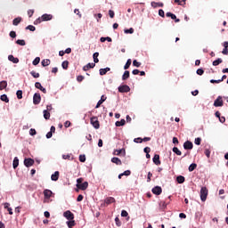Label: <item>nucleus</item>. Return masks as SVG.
<instances>
[{"label": "nucleus", "instance_id": "nucleus-1", "mask_svg": "<svg viewBox=\"0 0 228 228\" xmlns=\"http://www.w3.org/2000/svg\"><path fill=\"white\" fill-rule=\"evenodd\" d=\"M83 178H78L77 179V188H78V190H82L83 191H85V190H86V188H88V182H84Z\"/></svg>", "mask_w": 228, "mask_h": 228}, {"label": "nucleus", "instance_id": "nucleus-2", "mask_svg": "<svg viewBox=\"0 0 228 228\" xmlns=\"http://www.w3.org/2000/svg\"><path fill=\"white\" fill-rule=\"evenodd\" d=\"M208 188L207 187H202L200 190V199L202 200V202H206L207 199H208Z\"/></svg>", "mask_w": 228, "mask_h": 228}, {"label": "nucleus", "instance_id": "nucleus-3", "mask_svg": "<svg viewBox=\"0 0 228 228\" xmlns=\"http://www.w3.org/2000/svg\"><path fill=\"white\" fill-rule=\"evenodd\" d=\"M118 90L120 94H127L128 92H131V87H129V86L127 85H123V86H120L118 88Z\"/></svg>", "mask_w": 228, "mask_h": 228}, {"label": "nucleus", "instance_id": "nucleus-4", "mask_svg": "<svg viewBox=\"0 0 228 228\" xmlns=\"http://www.w3.org/2000/svg\"><path fill=\"white\" fill-rule=\"evenodd\" d=\"M91 124L93 127H94V129H99V127H101V125L99 124V119L97 118V117L91 118Z\"/></svg>", "mask_w": 228, "mask_h": 228}, {"label": "nucleus", "instance_id": "nucleus-5", "mask_svg": "<svg viewBox=\"0 0 228 228\" xmlns=\"http://www.w3.org/2000/svg\"><path fill=\"white\" fill-rule=\"evenodd\" d=\"M214 106L216 108H220L222 106H224V100H222V96H218L215 102H214Z\"/></svg>", "mask_w": 228, "mask_h": 228}, {"label": "nucleus", "instance_id": "nucleus-6", "mask_svg": "<svg viewBox=\"0 0 228 228\" xmlns=\"http://www.w3.org/2000/svg\"><path fill=\"white\" fill-rule=\"evenodd\" d=\"M40 101H42V96H40V93H36L33 96V103L35 105L40 104Z\"/></svg>", "mask_w": 228, "mask_h": 228}, {"label": "nucleus", "instance_id": "nucleus-7", "mask_svg": "<svg viewBox=\"0 0 228 228\" xmlns=\"http://www.w3.org/2000/svg\"><path fill=\"white\" fill-rule=\"evenodd\" d=\"M63 217L67 218V220H74V214L70 210H67L63 213Z\"/></svg>", "mask_w": 228, "mask_h": 228}, {"label": "nucleus", "instance_id": "nucleus-8", "mask_svg": "<svg viewBox=\"0 0 228 228\" xmlns=\"http://www.w3.org/2000/svg\"><path fill=\"white\" fill-rule=\"evenodd\" d=\"M24 165L27 167H33V165H35V160L33 159H30V158L25 159H24Z\"/></svg>", "mask_w": 228, "mask_h": 228}, {"label": "nucleus", "instance_id": "nucleus-9", "mask_svg": "<svg viewBox=\"0 0 228 228\" xmlns=\"http://www.w3.org/2000/svg\"><path fill=\"white\" fill-rule=\"evenodd\" d=\"M183 149H185V151H191V149H193V142L186 141L183 143Z\"/></svg>", "mask_w": 228, "mask_h": 228}, {"label": "nucleus", "instance_id": "nucleus-10", "mask_svg": "<svg viewBox=\"0 0 228 228\" xmlns=\"http://www.w3.org/2000/svg\"><path fill=\"white\" fill-rule=\"evenodd\" d=\"M152 193H154V195H161V192L163 191V189H161L160 186H155L152 190H151Z\"/></svg>", "mask_w": 228, "mask_h": 228}, {"label": "nucleus", "instance_id": "nucleus-11", "mask_svg": "<svg viewBox=\"0 0 228 228\" xmlns=\"http://www.w3.org/2000/svg\"><path fill=\"white\" fill-rule=\"evenodd\" d=\"M35 87L43 92V94H47V90L44 86H42V84H40V82H36Z\"/></svg>", "mask_w": 228, "mask_h": 228}, {"label": "nucleus", "instance_id": "nucleus-12", "mask_svg": "<svg viewBox=\"0 0 228 228\" xmlns=\"http://www.w3.org/2000/svg\"><path fill=\"white\" fill-rule=\"evenodd\" d=\"M41 20H43V22L47 21V20H53V15L52 14H47V13L43 14L41 16Z\"/></svg>", "mask_w": 228, "mask_h": 228}, {"label": "nucleus", "instance_id": "nucleus-13", "mask_svg": "<svg viewBox=\"0 0 228 228\" xmlns=\"http://www.w3.org/2000/svg\"><path fill=\"white\" fill-rule=\"evenodd\" d=\"M44 195H45V199H51V197L53 195V191H51L49 189H45L44 191Z\"/></svg>", "mask_w": 228, "mask_h": 228}, {"label": "nucleus", "instance_id": "nucleus-14", "mask_svg": "<svg viewBox=\"0 0 228 228\" xmlns=\"http://www.w3.org/2000/svg\"><path fill=\"white\" fill-rule=\"evenodd\" d=\"M153 163L157 166L161 165V160H159V155L155 154L153 157Z\"/></svg>", "mask_w": 228, "mask_h": 228}, {"label": "nucleus", "instance_id": "nucleus-15", "mask_svg": "<svg viewBox=\"0 0 228 228\" xmlns=\"http://www.w3.org/2000/svg\"><path fill=\"white\" fill-rule=\"evenodd\" d=\"M51 179L52 181H58V179H60V172L55 171L54 174L52 175Z\"/></svg>", "mask_w": 228, "mask_h": 228}, {"label": "nucleus", "instance_id": "nucleus-16", "mask_svg": "<svg viewBox=\"0 0 228 228\" xmlns=\"http://www.w3.org/2000/svg\"><path fill=\"white\" fill-rule=\"evenodd\" d=\"M107 97L105 95H102L101 100L97 102L95 108H101V104L106 101Z\"/></svg>", "mask_w": 228, "mask_h": 228}, {"label": "nucleus", "instance_id": "nucleus-17", "mask_svg": "<svg viewBox=\"0 0 228 228\" xmlns=\"http://www.w3.org/2000/svg\"><path fill=\"white\" fill-rule=\"evenodd\" d=\"M22 22V18L21 17H17L12 20L13 26H19Z\"/></svg>", "mask_w": 228, "mask_h": 228}, {"label": "nucleus", "instance_id": "nucleus-18", "mask_svg": "<svg viewBox=\"0 0 228 228\" xmlns=\"http://www.w3.org/2000/svg\"><path fill=\"white\" fill-rule=\"evenodd\" d=\"M95 67V63H88L87 65L83 67V70L86 72L89 69H94Z\"/></svg>", "mask_w": 228, "mask_h": 228}, {"label": "nucleus", "instance_id": "nucleus-19", "mask_svg": "<svg viewBox=\"0 0 228 228\" xmlns=\"http://www.w3.org/2000/svg\"><path fill=\"white\" fill-rule=\"evenodd\" d=\"M111 163H115V165H122V160L117 157H113L111 159Z\"/></svg>", "mask_w": 228, "mask_h": 228}, {"label": "nucleus", "instance_id": "nucleus-20", "mask_svg": "<svg viewBox=\"0 0 228 228\" xmlns=\"http://www.w3.org/2000/svg\"><path fill=\"white\" fill-rule=\"evenodd\" d=\"M41 65L43 67H49V65H51V60H49V59L43 60L41 62Z\"/></svg>", "mask_w": 228, "mask_h": 228}, {"label": "nucleus", "instance_id": "nucleus-21", "mask_svg": "<svg viewBox=\"0 0 228 228\" xmlns=\"http://www.w3.org/2000/svg\"><path fill=\"white\" fill-rule=\"evenodd\" d=\"M8 60L12 63H19V58H15L13 55H9Z\"/></svg>", "mask_w": 228, "mask_h": 228}, {"label": "nucleus", "instance_id": "nucleus-22", "mask_svg": "<svg viewBox=\"0 0 228 228\" xmlns=\"http://www.w3.org/2000/svg\"><path fill=\"white\" fill-rule=\"evenodd\" d=\"M66 224L69 228H72L76 226V221H74V219L67 221Z\"/></svg>", "mask_w": 228, "mask_h": 228}, {"label": "nucleus", "instance_id": "nucleus-23", "mask_svg": "<svg viewBox=\"0 0 228 228\" xmlns=\"http://www.w3.org/2000/svg\"><path fill=\"white\" fill-rule=\"evenodd\" d=\"M113 202H115V198H113V197H108L105 200V204H107V205L113 204Z\"/></svg>", "mask_w": 228, "mask_h": 228}, {"label": "nucleus", "instance_id": "nucleus-24", "mask_svg": "<svg viewBox=\"0 0 228 228\" xmlns=\"http://www.w3.org/2000/svg\"><path fill=\"white\" fill-rule=\"evenodd\" d=\"M8 86V82L6 80L1 81L0 82V90H4Z\"/></svg>", "mask_w": 228, "mask_h": 228}, {"label": "nucleus", "instance_id": "nucleus-25", "mask_svg": "<svg viewBox=\"0 0 228 228\" xmlns=\"http://www.w3.org/2000/svg\"><path fill=\"white\" fill-rule=\"evenodd\" d=\"M129 76H130L129 70H126L122 76V80L126 81V79H129Z\"/></svg>", "mask_w": 228, "mask_h": 228}, {"label": "nucleus", "instance_id": "nucleus-26", "mask_svg": "<svg viewBox=\"0 0 228 228\" xmlns=\"http://www.w3.org/2000/svg\"><path fill=\"white\" fill-rule=\"evenodd\" d=\"M224 50L222 51L223 54H228V42L225 41L224 43Z\"/></svg>", "mask_w": 228, "mask_h": 228}, {"label": "nucleus", "instance_id": "nucleus-27", "mask_svg": "<svg viewBox=\"0 0 228 228\" xmlns=\"http://www.w3.org/2000/svg\"><path fill=\"white\" fill-rule=\"evenodd\" d=\"M0 100L3 101L4 102H10V99L8 98V95H6V94H2L0 96Z\"/></svg>", "mask_w": 228, "mask_h": 228}, {"label": "nucleus", "instance_id": "nucleus-28", "mask_svg": "<svg viewBox=\"0 0 228 228\" xmlns=\"http://www.w3.org/2000/svg\"><path fill=\"white\" fill-rule=\"evenodd\" d=\"M122 126H126V119H121L120 121L116 122L117 127H121Z\"/></svg>", "mask_w": 228, "mask_h": 228}, {"label": "nucleus", "instance_id": "nucleus-29", "mask_svg": "<svg viewBox=\"0 0 228 228\" xmlns=\"http://www.w3.org/2000/svg\"><path fill=\"white\" fill-rule=\"evenodd\" d=\"M43 113H44V118L45 120H49V118H51V113L48 110H44Z\"/></svg>", "mask_w": 228, "mask_h": 228}, {"label": "nucleus", "instance_id": "nucleus-30", "mask_svg": "<svg viewBox=\"0 0 228 228\" xmlns=\"http://www.w3.org/2000/svg\"><path fill=\"white\" fill-rule=\"evenodd\" d=\"M176 181L179 184H183V183H184V181H185V178L183 175H179L176 177Z\"/></svg>", "mask_w": 228, "mask_h": 228}, {"label": "nucleus", "instance_id": "nucleus-31", "mask_svg": "<svg viewBox=\"0 0 228 228\" xmlns=\"http://www.w3.org/2000/svg\"><path fill=\"white\" fill-rule=\"evenodd\" d=\"M12 167L13 168H17V167H19V158L15 157L12 162Z\"/></svg>", "mask_w": 228, "mask_h": 228}, {"label": "nucleus", "instance_id": "nucleus-32", "mask_svg": "<svg viewBox=\"0 0 228 228\" xmlns=\"http://www.w3.org/2000/svg\"><path fill=\"white\" fill-rule=\"evenodd\" d=\"M93 58H94V63H99V53H94V54H93Z\"/></svg>", "mask_w": 228, "mask_h": 228}, {"label": "nucleus", "instance_id": "nucleus-33", "mask_svg": "<svg viewBox=\"0 0 228 228\" xmlns=\"http://www.w3.org/2000/svg\"><path fill=\"white\" fill-rule=\"evenodd\" d=\"M223 61H223L222 59L218 58L217 60H216V61H213L212 65H213L214 67H217V65H220V63H222Z\"/></svg>", "mask_w": 228, "mask_h": 228}, {"label": "nucleus", "instance_id": "nucleus-34", "mask_svg": "<svg viewBox=\"0 0 228 228\" xmlns=\"http://www.w3.org/2000/svg\"><path fill=\"white\" fill-rule=\"evenodd\" d=\"M131 63H132L131 59H128V60L126 61V63L125 66H124V69H125V70H127V69H129V68L131 67Z\"/></svg>", "mask_w": 228, "mask_h": 228}, {"label": "nucleus", "instance_id": "nucleus-35", "mask_svg": "<svg viewBox=\"0 0 228 228\" xmlns=\"http://www.w3.org/2000/svg\"><path fill=\"white\" fill-rule=\"evenodd\" d=\"M61 67L64 70H67V69H69V61H62Z\"/></svg>", "mask_w": 228, "mask_h": 228}, {"label": "nucleus", "instance_id": "nucleus-36", "mask_svg": "<svg viewBox=\"0 0 228 228\" xmlns=\"http://www.w3.org/2000/svg\"><path fill=\"white\" fill-rule=\"evenodd\" d=\"M173 152H175V154L176 156H181V154H183V152H181L180 150H179V148H177V147H174V148H173Z\"/></svg>", "mask_w": 228, "mask_h": 228}, {"label": "nucleus", "instance_id": "nucleus-37", "mask_svg": "<svg viewBox=\"0 0 228 228\" xmlns=\"http://www.w3.org/2000/svg\"><path fill=\"white\" fill-rule=\"evenodd\" d=\"M151 6L156 8V6H159V8H163L164 4L163 3H156V2H151Z\"/></svg>", "mask_w": 228, "mask_h": 228}, {"label": "nucleus", "instance_id": "nucleus-38", "mask_svg": "<svg viewBox=\"0 0 228 228\" xmlns=\"http://www.w3.org/2000/svg\"><path fill=\"white\" fill-rule=\"evenodd\" d=\"M195 168H197V164L192 163L189 166V172H193V170H195Z\"/></svg>", "mask_w": 228, "mask_h": 228}, {"label": "nucleus", "instance_id": "nucleus-39", "mask_svg": "<svg viewBox=\"0 0 228 228\" xmlns=\"http://www.w3.org/2000/svg\"><path fill=\"white\" fill-rule=\"evenodd\" d=\"M16 44H18V45H26V41L24 39H18Z\"/></svg>", "mask_w": 228, "mask_h": 228}, {"label": "nucleus", "instance_id": "nucleus-40", "mask_svg": "<svg viewBox=\"0 0 228 228\" xmlns=\"http://www.w3.org/2000/svg\"><path fill=\"white\" fill-rule=\"evenodd\" d=\"M31 76L35 77V79L40 77V73H37V71H31L30 72Z\"/></svg>", "mask_w": 228, "mask_h": 228}, {"label": "nucleus", "instance_id": "nucleus-41", "mask_svg": "<svg viewBox=\"0 0 228 228\" xmlns=\"http://www.w3.org/2000/svg\"><path fill=\"white\" fill-rule=\"evenodd\" d=\"M125 33L127 35V34H130V35H133V33H134V28H130L128 29H125Z\"/></svg>", "mask_w": 228, "mask_h": 228}, {"label": "nucleus", "instance_id": "nucleus-42", "mask_svg": "<svg viewBox=\"0 0 228 228\" xmlns=\"http://www.w3.org/2000/svg\"><path fill=\"white\" fill-rule=\"evenodd\" d=\"M115 224L117 227H120L122 225V222H120V219L118 217L115 218Z\"/></svg>", "mask_w": 228, "mask_h": 228}, {"label": "nucleus", "instance_id": "nucleus-43", "mask_svg": "<svg viewBox=\"0 0 228 228\" xmlns=\"http://www.w3.org/2000/svg\"><path fill=\"white\" fill-rule=\"evenodd\" d=\"M32 63L35 66L38 65V63H40V57H36Z\"/></svg>", "mask_w": 228, "mask_h": 228}, {"label": "nucleus", "instance_id": "nucleus-44", "mask_svg": "<svg viewBox=\"0 0 228 228\" xmlns=\"http://www.w3.org/2000/svg\"><path fill=\"white\" fill-rule=\"evenodd\" d=\"M166 17H170L174 20V19H175L176 16L172 12H167Z\"/></svg>", "mask_w": 228, "mask_h": 228}, {"label": "nucleus", "instance_id": "nucleus-45", "mask_svg": "<svg viewBox=\"0 0 228 228\" xmlns=\"http://www.w3.org/2000/svg\"><path fill=\"white\" fill-rule=\"evenodd\" d=\"M16 95L18 99H22V90H18Z\"/></svg>", "mask_w": 228, "mask_h": 228}, {"label": "nucleus", "instance_id": "nucleus-46", "mask_svg": "<svg viewBox=\"0 0 228 228\" xmlns=\"http://www.w3.org/2000/svg\"><path fill=\"white\" fill-rule=\"evenodd\" d=\"M122 154V150H115L113 152L114 156H120Z\"/></svg>", "mask_w": 228, "mask_h": 228}, {"label": "nucleus", "instance_id": "nucleus-47", "mask_svg": "<svg viewBox=\"0 0 228 228\" xmlns=\"http://www.w3.org/2000/svg\"><path fill=\"white\" fill-rule=\"evenodd\" d=\"M79 161L81 163H85V161H86V157L85 155H80L79 156Z\"/></svg>", "mask_w": 228, "mask_h": 228}, {"label": "nucleus", "instance_id": "nucleus-48", "mask_svg": "<svg viewBox=\"0 0 228 228\" xmlns=\"http://www.w3.org/2000/svg\"><path fill=\"white\" fill-rule=\"evenodd\" d=\"M26 29H29V31H35L37 28H35V26L33 25H28V27H26Z\"/></svg>", "mask_w": 228, "mask_h": 228}, {"label": "nucleus", "instance_id": "nucleus-49", "mask_svg": "<svg viewBox=\"0 0 228 228\" xmlns=\"http://www.w3.org/2000/svg\"><path fill=\"white\" fill-rule=\"evenodd\" d=\"M202 142V139L200 137H198L195 139L194 143L196 145H200V142Z\"/></svg>", "mask_w": 228, "mask_h": 228}, {"label": "nucleus", "instance_id": "nucleus-50", "mask_svg": "<svg viewBox=\"0 0 228 228\" xmlns=\"http://www.w3.org/2000/svg\"><path fill=\"white\" fill-rule=\"evenodd\" d=\"M84 79H85V77L82 76V75H79V76L77 77V81L78 83H81Z\"/></svg>", "mask_w": 228, "mask_h": 228}, {"label": "nucleus", "instance_id": "nucleus-51", "mask_svg": "<svg viewBox=\"0 0 228 228\" xmlns=\"http://www.w3.org/2000/svg\"><path fill=\"white\" fill-rule=\"evenodd\" d=\"M133 65H134V67H137L138 68V67H140L142 65V63L138 62V61H136V60H134Z\"/></svg>", "mask_w": 228, "mask_h": 228}, {"label": "nucleus", "instance_id": "nucleus-52", "mask_svg": "<svg viewBox=\"0 0 228 228\" xmlns=\"http://www.w3.org/2000/svg\"><path fill=\"white\" fill-rule=\"evenodd\" d=\"M29 134L30 136H35V134H37V130H35V128H31L29 130Z\"/></svg>", "mask_w": 228, "mask_h": 228}, {"label": "nucleus", "instance_id": "nucleus-53", "mask_svg": "<svg viewBox=\"0 0 228 228\" xmlns=\"http://www.w3.org/2000/svg\"><path fill=\"white\" fill-rule=\"evenodd\" d=\"M196 74H198V76H202V74H204V69H198L197 71H196Z\"/></svg>", "mask_w": 228, "mask_h": 228}, {"label": "nucleus", "instance_id": "nucleus-54", "mask_svg": "<svg viewBox=\"0 0 228 228\" xmlns=\"http://www.w3.org/2000/svg\"><path fill=\"white\" fill-rule=\"evenodd\" d=\"M134 142L135 143H142V142H143V140L142 139V137H138V138H135V139L134 140Z\"/></svg>", "mask_w": 228, "mask_h": 228}, {"label": "nucleus", "instance_id": "nucleus-55", "mask_svg": "<svg viewBox=\"0 0 228 228\" xmlns=\"http://www.w3.org/2000/svg\"><path fill=\"white\" fill-rule=\"evenodd\" d=\"M121 216H123V217L129 216V213H127V211H126V210H122Z\"/></svg>", "mask_w": 228, "mask_h": 228}, {"label": "nucleus", "instance_id": "nucleus-56", "mask_svg": "<svg viewBox=\"0 0 228 228\" xmlns=\"http://www.w3.org/2000/svg\"><path fill=\"white\" fill-rule=\"evenodd\" d=\"M159 17L165 18V11H163V9H160V10L159 11Z\"/></svg>", "mask_w": 228, "mask_h": 228}, {"label": "nucleus", "instance_id": "nucleus-57", "mask_svg": "<svg viewBox=\"0 0 228 228\" xmlns=\"http://www.w3.org/2000/svg\"><path fill=\"white\" fill-rule=\"evenodd\" d=\"M33 13H35V10L30 9V10L28 11V17H33Z\"/></svg>", "mask_w": 228, "mask_h": 228}, {"label": "nucleus", "instance_id": "nucleus-58", "mask_svg": "<svg viewBox=\"0 0 228 228\" xmlns=\"http://www.w3.org/2000/svg\"><path fill=\"white\" fill-rule=\"evenodd\" d=\"M105 74H107L106 69H100V76H105Z\"/></svg>", "mask_w": 228, "mask_h": 228}, {"label": "nucleus", "instance_id": "nucleus-59", "mask_svg": "<svg viewBox=\"0 0 228 228\" xmlns=\"http://www.w3.org/2000/svg\"><path fill=\"white\" fill-rule=\"evenodd\" d=\"M9 35L11 38H15L17 37V33H15V31H11Z\"/></svg>", "mask_w": 228, "mask_h": 228}, {"label": "nucleus", "instance_id": "nucleus-60", "mask_svg": "<svg viewBox=\"0 0 228 228\" xmlns=\"http://www.w3.org/2000/svg\"><path fill=\"white\" fill-rule=\"evenodd\" d=\"M84 199V196L82 194H79L77 198V202H81Z\"/></svg>", "mask_w": 228, "mask_h": 228}, {"label": "nucleus", "instance_id": "nucleus-61", "mask_svg": "<svg viewBox=\"0 0 228 228\" xmlns=\"http://www.w3.org/2000/svg\"><path fill=\"white\" fill-rule=\"evenodd\" d=\"M205 155L207 156V158H209L211 156V151L209 150H205Z\"/></svg>", "mask_w": 228, "mask_h": 228}, {"label": "nucleus", "instance_id": "nucleus-62", "mask_svg": "<svg viewBox=\"0 0 228 228\" xmlns=\"http://www.w3.org/2000/svg\"><path fill=\"white\" fill-rule=\"evenodd\" d=\"M159 206H161V208H162L163 209H165V208H167V202H165V201H160Z\"/></svg>", "mask_w": 228, "mask_h": 228}, {"label": "nucleus", "instance_id": "nucleus-63", "mask_svg": "<svg viewBox=\"0 0 228 228\" xmlns=\"http://www.w3.org/2000/svg\"><path fill=\"white\" fill-rule=\"evenodd\" d=\"M151 177H152V173L149 172L147 176V183H151Z\"/></svg>", "mask_w": 228, "mask_h": 228}, {"label": "nucleus", "instance_id": "nucleus-64", "mask_svg": "<svg viewBox=\"0 0 228 228\" xmlns=\"http://www.w3.org/2000/svg\"><path fill=\"white\" fill-rule=\"evenodd\" d=\"M122 175H131V170H126L124 173H122Z\"/></svg>", "mask_w": 228, "mask_h": 228}]
</instances>
